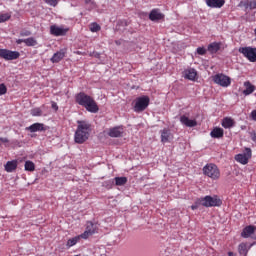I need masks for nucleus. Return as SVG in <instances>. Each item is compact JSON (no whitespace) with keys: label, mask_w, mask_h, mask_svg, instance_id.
I'll use <instances>...</instances> for the list:
<instances>
[{"label":"nucleus","mask_w":256,"mask_h":256,"mask_svg":"<svg viewBox=\"0 0 256 256\" xmlns=\"http://www.w3.org/2000/svg\"><path fill=\"white\" fill-rule=\"evenodd\" d=\"M75 101L78 105L84 107L88 113H99V105H97L95 98L87 95L85 92L76 94Z\"/></svg>","instance_id":"1"},{"label":"nucleus","mask_w":256,"mask_h":256,"mask_svg":"<svg viewBox=\"0 0 256 256\" xmlns=\"http://www.w3.org/2000/svg\"><path fill=\"white\" fill-rule=\"evenodd\" d=\"M77 124L78 126L74 134V141L79 145H83V143L89 139V135H91V124L83 120H78Z\"/></svg>","instance_id":"2"},{"label":"nucleus","mask_w":256,"mask_h":256,"mask_svg":"<svg viewBox=\"0 0 256 256\" xmlns=\"http://www.w3.org/2000/svg\"><path fill=\"white\" fill-rule=\"evenodd\" d=\"M203 174L206 175V177L213 179V181H217V179L221 177V171L219 170V167L213 163L206 164L203 167Z\"/></svg>","instance_id":"3"},{"label":"nucleus","mask_w":256,"mask_h":256,"mask_svg":"<svg viewBox=\"0 0 256 256\" xmlns=\"http://www.w3.org/2000/svg\"><path fill=\"white\" fill-rule=\"evenodd\" d=\"M150 102H151V99L149 98V96H142V97L136 98L135 104H134L135 113H143V111H145V109L149 107Z\"/></svg>","instance_id":"4"},{"label":"nucleus","mask_w":256,"mask_h":256,"mask_svg":"<svg viewBox=\"0 0 256 256\" xmlns=\"http://www.w3.org/2000/svg\"><path fill=\"white\" fill-rule=\"evenodd\" d=\"M202 207H221L223 201L217 196H205L201 197Z\"/></svg>","instance_id":"5"},{"label":"nucleus","mask_w":256,"mask_h":256,"mask_svg":"<svg viewBox=\"0 0 256 256\" xmlns=\"http://www.w3.org/2000/svg\"><path fill=\"white\" fill-rule=\"evenodd\" d=\"M96 233H99V226L96 223H93L92 221L86 222V228L85 231L80 234L82 239H89L92 237V235H95Z\"/></svg>","instance_id":"6"},{"label":"nucleus","mask_w":256,"mask_h":256,"mask_svg":"<svg viewBox=\"0 0 256 256\" xmlns=\"http://www.w3.org/2000/svg\"><path fill=\"white\" fill-rule=\"evenodd\" d=\"M238 52L243 55L250 63H256V48L251 46L240 47Z\"/></svg>","instance_id":"7"},{"label":"nucleus","mask_w":256,"mask_h":256,"mask_svg":"<svg viewBox=\"0 0 256 256\" xmlns=\"http://www.w3.org/2000/svg\"><path fill=\"white\" fill-rule=\"evenodd\" d=\"M19 57H21V53L18 51L0 49V59H5V61H15V59H19Z\"/></svg>","instance_id":"8"},{"label":"nucleus","mask_w":256,"mask_h":256,"mask_svg":"<svg viewBox=\"0 0 256 256\" xmlns=\"http://www.w3.org/2000/svg\"><path fill=\"white\" fill-rule=\"evenodd\" d=\"M213 81L220 87H229L231 85V78L225 74H216L213 76Z\"/></svg>","instance_id":"9"},{"label":"nucleus","mask_w":256,"mask_h":256,"mask_svg":"<svg viewBox=\"0 0 256 256\" xmlns=\"http://www.w3.org/2000/svg\"><path fill=\"white\" fill-rule=\"evenodd\" d=\"M251 156V148H245L244 153L235 155L234 159L237 161V163H241V165H247L251 159Z\"/></svg>","instance_id":"10"},{"label":"nucleus","mask_w":256,"mask_h":256,"mask_svg":"<svg viewBox=\"0 0 256 256\" xmlns=\"http://www.w3.org/2000/svg\"><path fill=\"white\" fill-rule=\"evenodd\" d=\"M125 133V128L123 126H116L109 128L107 135L112 138L122 137Z\"/></svg>","instance_id":"11"},{"label":"nucleus","mask_w":256,"mask_h":256,"mask_svg":"<svg viewBox=\"0 0 256 256\" xmlns=\"http://www.w3.org/2000/svg\"><path fill=\"white\" fill-rule=\"evenodd\" d=\"M68 31H69L68 28H61L55 25H52L50 27L51 35H54L55 37H63V35H67Z\"/></svg>","instance_id":"12"},{"label":"nucleus","mask_w":256,"mask_h":256,"mask_svg":"<svg viewBox=\"0 0 256 256\" xmlns=\"http://www.w3.org/2000/svg\"><path fill=\"white\" fill-rule=\"evenodd\" d=\"M65 55H67V48L60 49L58 52L54 53L50 61L52 63H59L65 59Z\"/></svg>","instance_id":"13"},{"label":"nucleus","mask_w":256,"mask_h":256,"mask_svg":"<svg viewBox=\"0 0 256 256\" xmlns=\"http://www.w3.org/2000/svg\"><path fill=\"white\" fill-rule=\"evenodd\" d=\"M207 7L211 9H221L225 5V0H204Z\"/></svg>","instance_id":"14"},{"label":"nucleus","mask_w":256,"mask_h":256,"mask_svg":"<svg viewBox=\"0 0 256 256\" xmlns=\"http://www.w3.org/2000/svg\"><path fill=\"white\" fill-rule=\"evenodd\" d=\"M18 166H19V161L12 160V161L6 162V164L4 165V169L6 173H13L14 171H17Z\"/></svg>","instance_id":"15"},{"label":"nucleus","mask_w":256,"mask_h":256,"mask_svg":"<svg viewBox=\"0 0 256 256\" xmlns=\"http://www.w3.org/2000/svg\"><path fill=\"white\" fill-rule=\"evenodd\" d=\"M26 131H30V133H37V131H47V129L43 123H34L27 127Z\"/></svg>","instance_id":"16"},{"label":"nucleus","mask_w":256,"mask_h":256,"mask_svg":"<svg viewBox=\"0 0 256 256\" xmlns=\"http://www.w3.org/2000/svg\"><path fill=\"white\" fill-rule=\"evenodd\" d=\"M165 15L159 11V9H152L149 14L150 21H161Z\"/></svg>","instance_id":"17"},{"label":"nucleus","mask_w":256,"mask_h":256,"mask_svg":"<svg viewBox=\"0 0 256 256\" xmlns=\"http://www.w3.org/2000/svg\"><path fill=\"white\" fill-rule=\"evenodd\" d=\"M255 229L256 227L253 225L246 226L241 232V237L249 239V237L255 233Z\"/></svg>","instance_id":"18"},{"label":"nucleus","mask_w":256,"mask_h":256,"mask_svg":"<svg viewBox=\"0 0 256 256\" xmlns=\"http://www.w3.org/2000/svg\"><path fill=\"white\" fill-rule=\"evenodd\" d=\"M180 122L182 125H185L186 127H197V120H191L189 117L182 115L180 117Z\"/></svg>","instance_id":"19"},{"label":"nucleus","mask_w":256,"mask_h":256,"mask_svg":"<svg viewBox=\"0 0 256 256\" xmlns=\"http://www.w3.org/2000/svg\"><path fill=\"white\" fill-rule=\"evenodd\" d=\"M225 135V131L223 130V128L220 127H215L211 132H210V136L213 139H221L223 138V136Z\"/></svg>","instance_id":"20"},{"label":"nucleus","mask_w":256,"mask_h":256,"mask_svg":"<svg viewBox=\"0 0 256 256\" xmlns=\"http://www.w3.org/2000/svg\"><path fill=\"white\" fill-rule=\"evenodd\" d=\"M221 125L224 129H231L235 127V120L231 117H225L222 119Z\"/></svg>","instance_id":"21"},{"label":"nucleus","mask_w":256,"mask_h":256,"mask_svg":"<svg viewBox=\"0 0 256 256\" xmlns=\"http://www.w3.org/2000/svg\"><path fill=\"white\" fill-rule=\"evenodd\" d=\"M173 138V134H171V130L164 128L161 130V142L169 143V139Z\"/></svg>","instance_id":"22"},{"label":"nucleus","mask_w":256,"mask_h":256,"mask_svg":"<svg viewBox=\"0 0 256 256\" xmlns=\"http://www.w3.org/2000/svg\"><path fill=\"white\" fill-rule=\"evenodd\" d=\"M185 79H189V81H195L197 79V70L194 68H189L184 71Z\"/></svg>","instance_id":"23"},{"label":"nucleus","mask_w":256,"mask_h":256,"mask_svg":"<svg viewBox=\"0 0 256 256\" xmlns=\"http://www.w3.org/2000/svg\"><path fill=\"white\" fill-rule=\"evenodd\" d=\"M245 89L243 90V95L248 96L255 92V85L251 84L249 81L244 82Z\"/></svg>","instance_id":"24"},{"label":"nucleus","mask_w":256,"mask_h":256,"mask_svg":"<svg viewBox=\"0 0 256 256\" xmlns=\"http://www.w3.org/2000/svg\"><path fill=\"white\" fill-rule=\"evenodd\" d=\"M81 239H83V236H81V234L68 239V241L66 243V247H68V248L75 247V244L79 243V241H81Z\"/></svg>","instance_id":"25"},{"label":"nucleus","mask_w":256,"mask_h":256,"mask_svg":"<svg viewBox=\"0 0 256 256\" xmlns=\"http://www.w3.org/2000/svg\"><path fill=\"white\" fill-rule=\"evenodd\" d=\"M221 49V43L219 42H213L211 44L208 45V51L209 53H217V51H219Z\"/></svg>","instance_id":"26"},{"label":"nucleus","mask_w":256,"mask_h":256,"mask_svg":"<svg viewBox=\"0 0 256 256\" xmlns=\"http://www.w3.org/2000/svg\"><path fill=\"white\" fill-rule=\"evenodd\" d=\"M114 181H115V185L117 187H123V185H127V177H125V176H123V177H115Z\"/></svg>","instance_id":"27"},{"label":"nucleus","mask_w":256,"mask_h":256,"mask_svg":"<svg viewBox=\"0 0 256 256\" xmlns=\"http://www.w3.org/2000/svg\"><path fill=\"white\" fill-rule=\"evenodd\" d=\"M26 47H35L37 45V40L33 37L24 39Z\"/></svg>","instance_id":"28"},{"label":"nucleus","mask_w":256,"mask_h":256,"mask_svg":"<svg viewBox=\"0 0 256 256\" xmlns=\"http://www.w3.org/2000/svg\"><path fill=\"white\" fill-rule=\"evenodd\" d=\"M25 171L33 172L35 171V163L31 160H27L24 164Z\"/></svg>","instance_id":"29"},{"label":"nucleus","mask_w":256,"mask_h":256,"mask_svg":"<svg viewBox=\"0 0 256 256\" xmlns=\"http://www.w3.org/2000/svg\"><path fill=\"white\" fill-rule=\"evenodd\" d=\"M238 251L240 255H247V253H249V250L247 249V243L239 244Z\"/></svg>","instance_id":"30"},{"label":"nucleus","mask_w":256,"mask_h":256,"mask_svg":"<svg viewBox=\"0 0 256 256\" xmlns=\"http://www.w3.org/2000/svg\"><path fill=\"white\" fill-rule=\"evenodd\" d=\"M244 7L245 9H256V0L245 2Z\"/></svg>","instance_id":"31"},{"label":"nucleus","mask_w":256,"mask_h":256,"mask_svg":"<svg viewBox=\"0 0 256 256\" xmlns=\"http://www.w3.org/2000/svg\"><path fill=\"white\" fill-rule=\"evenodd\" d=\"M31 115L32 117H41V115H43V111L41 110V108H33L31 110Z\"/></svg>","instance_id":"32"},{"label":"nucleus","mask_w":256,"mask_h":256,"mask_svg":"<svg viewBox=\"0 0 256 256\" xmlns=\"http://www.w3.org/2000/svg\"><path fill=\"white\" fill-rule=\"evenodd\" d=\"M203 206V201L201 200V198H198L194 204L191 206L192 211H195L197 209H199V207Z\"/></svg>","instance_id":"33"},{"label":"nucleus","mask_w":256,"mask_h":256,"mask_svg":"<svg viewBox=\"0 0 256 256\" xmlns=\"http://www.w3.org/2000/svg\"><path fill=\"white\" fill-rule=\"evenodd\" d=\"M101 29V26L97 24L96 22H93L90 24V31L92 33H98V31Z\"/></svg>","instance_id":"34"},{"label":"nucleus","mask_w":256,"mask_h":256,"mask_svg":"<svg viewBox=\"0 0 256 256\" xmlns=\"http://www.w3.org/2000/svg\"><path fill=\"white\" fill-rule=\"evenodd\" d=\"M9 19H11V14H0V23H5V21H9Z\"/></svg>","instance_id":"35"},{"label":"nucleus","mask_w":256,"mask_h":256,"mask_svg":"<svg viewBox=\"0 0 256 256\" xmlns=\"http://www.w3.org/2000/svg\"><path fill=\"white\" fill-rule=\"evenodd\" d=\"M50 7H57L59 0H44Z\"/></svg>","instance_id":"36"},{"label":"nucleus","mask_w":256,"mask_h":256,"mask_svg":"<svg viewBox=\"0 0 256 256\" xmlns=\"http://www.w3.org/2000/svg\"><path fill=\"white\" fill-rule=\"evenodd\" d=\"M196 52L198 55H206L207 49H205V47H198Z\"/></svg>","instance_id":"37"},{"label":"nucleus","mask_w":256,"mask_h":256,"mask_svg":"<svg viewBox=\"0 0 256 256\" xmlns=\"http://www.w3.org/2000/svg\"><path fill=\"white\" fill-rule=\"evenodd\" d=\"M7 93V86L5 84H0V96Z\"/></svg>","instance_id":"38"},{"label":"nucleus","mask_w":256,"mask_h":256,"mask_svg":"<svg viewBox=\"0 0 256 256\" xmlns=\"http://www.w3.org/2000/svg\"><path fill=\"white\" fill-rule=\"evenodd\" d=\"M31 35V31L29 30H24L20 32V37H29Z\"/></svg>","instance_id":"39"},{"label":"nucleus","mask_w":256,"mask_h":256,"mask_svg":"<svg viewBox=\"0 0 256 256\" xmlns=\"http://www.w3.org/2000/svg\"><path fill=\"white\" fill-rule=\"evenodd\" d=\"M251 117H252L253 121H256V110H253L251 112Z\"/></svg>","instance_id":"40"},{"label":"nucleus","mask_w":256,"mask_h":256,"mask_svg":"<svg viewBox=\"0 0 256 256\" xmlns=\"http://www.w3.org/2000/svg\"><path fill=\"white\" fill-rule=\"evenodd\" d=\"M1 143H9V138H0Z\"/></svg>","instance_id":"41"},{"label":"nucleus","mask_w":256,"mask_h":256,"mask_svg":"<svg viewBox=\"0 0 256 256\" xmlns=\"http://www.w3.org/2000/svg\"><path fill=\"white\" fill-rule=\"evenodd\" d=\"M17 45H21V43H25V39L16 40Z\"/></svg>","instance_id":"42"},{"label":"nucleus","mask_w":256,"mask_h":256,"mask_svg":"<svg viewBox=\"0 0 256 256\" xmlns=\"http://www.w3.org/2000/svg\"><path fill=\"white\" fill-rule=\"evenodd\" d=\"M85 3L89 5L91 3L92 5L95 3V0H85Z\"/></svg>","instance_id":"43"},{"label":"nucleus","mask_w":256,"mask_h":256,"mask_svg":"<svg viewBox=\"0 0 256 256\" xmlns=\"http://www.w3.org/2000/svg\"><path fill=\"white\" fill-rule=\"evenodd\" d=\"M52 109H56V111L57 109H59V107L57 106V103L55 102L52 103Z\"/></svg>","instance_id":"44"},{"label":"nucleus","mask_w":256,"mask_h":256,"mask_svg":"<svg viewBox=\"0 0 256 256\" xmlns=\"http://www.w3.org/2000/svg\"><path fill=\"white\" fill-rule=\"evenodd\" d=\"M115 44H116V45H121V41L116 40V41H115Z\"/></svg>","instance_id":"45"},{"label":"nucleus","mask_w":256,"mask_h":256,"mask_svg":"<svg viewBox=\"0 0 256 256\" xmlns=\"http://www.w3.org/2000/svg\"><path fill=\"white\" fill-rule=\"evenodd\" d=\"M235 254L233 252H228V256H234Z\"/></svg>","instance_id":"46"},{"label":"nucleus","mask_w":256,"mask_h":256,"mask_svg":"<svg viewBox=\"0 0 256 256\" xmlns=\"http://www.w3.org/2000/svg\"><path fill=\"white\" fill-rule=\"evenodd\" d=\"M105 183H109V184L111 185L113 182H111V181H108V182H105Z\"/></svg>","instance_id":"47"},{"label":"nucleus","mask_w":256,"mask_h":256,"mask_svg":"<svg viewBox=\"0 0 256 256\" xmlns=\"http://www.w3.org/2000/svg\"><path fill=\"white\" fill-rule=\"evenodd\" d=\"M254 35L256 36V28L254 29Z\"/></svg>","instance_id":"48"},{"label":"nucleus","mask_w":256,"mask_h":256,"mask_svg":"<svg viewBox=\"0 0 256 256\" xmlns=\"http://www.w3.org/2000/svg\"><path fill=\"white\" fill-rule=\"evenodd\" d=\"M253 141H256V136L253 137Z\"/></svg>","instance_id":"49"}]
</instances>
